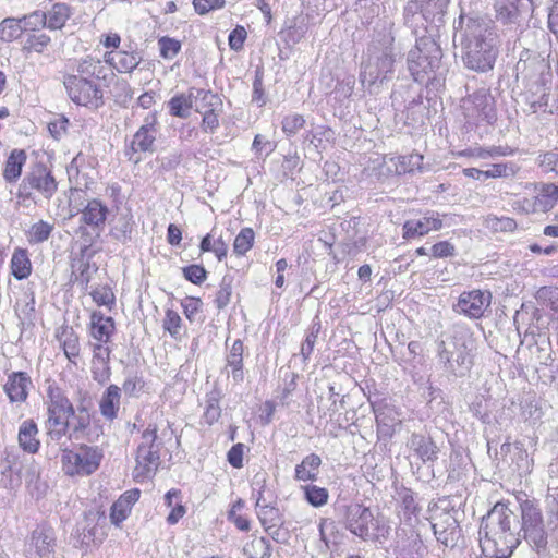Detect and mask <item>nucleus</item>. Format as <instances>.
<instances>
[{
  "label": "nucleus",
  "instance_id": "f257e3e1",
  "mask_svg": "<svg viewBox=\"0 0 558 558\" xmlns=\"http://www.w3.org/2000/svg\"><path fill=\"white\" fill-rule=\"evenodd\" d=\"M453 28V43L461 46L465 68L478 73L493 70L498 56V39L490 22L461 13Z\"/></svg>",
  "mask_w": 558,
  "mask_h": 558
},
{
  "label": "nucleus",
  "instance_id": "f03ea898",
  "mask_svg": "<svg viewBox=\"0 0 558 558\" xmlns=\"http://www.w3.org/2000/svg\"><path fill=\"white\" fill-rule=\"evenodd\" d=\"M480 546L485 557L509 558L521 543L519 520L506 502H497L483 517Z\"/></svg>",
  "mask_w": 558,
  "mask_h": 558
},
{
  "label": "nucleus",
  "instance_id": "7ed1b4c3",
  "mask_svg": "<svg viewBox=\"0 0 558 558\" xmlns=\"http://www.w3.org/2000/svg\"><path fill=\"white\" fill-rule=\"evenodd\" d=\"M393 38L385 35L383 41L373 43L367 50V60L362 63L360 82L371 94H377L380 87L392 80L395 66Z\"/></svg>",
  "mask_w": 558,
  "mask_h": 558
},
{
  "label": "nucleus",
  "instance_id": "20e7f679",
  "mask_svg": "<svg viewBox=\"0 0 558 558\" xmlns=\"http://www.w3.org/2000/svg\"><path fill=\"white\" fill-rule=\"evenodd\" d=\"M442 51L439 44L432 36L421 35L416 38L414 49L408 53V70L417 83L429 80V75L440 68Z\"/></svg>",
  "mask_w": 558,
  "mask_h": 558
},
{
  "label": "nucleus",
  "instance_id": "39448f33",
  "mask_svg": "<svg viewBox=\"0 0 558 558\" xmlns=\"http://www.w3.org/2000/svg\"><path fill=\"white\" fill-rule=\"evenodd\" d=\"M517 69L525 72L526 77L538 76L541 84H536V92L526 96V104L531 113L548 112L549 87L546 83L550 81V64L545 58L535 54L532 58L523 59L521 56Z\"/></svg>",
  "mask_w": 558,
  "mask_h": 558
},
{
  "label": "nucleus",
  "instance_id": "423d86ee",
  "mask_svg": "<svg viewBox=\"0 0 558 558\" xmlns=\"http://www.w3.org/2000/svg\"><path fill=\"white\" fill-rule=\"evenodd\" d=\"M448 4L449 0H409L404 9L405 22L417 24L424 21L426 36L435 38L445 23Z\"/></svg>",
  "mask_w": 558,
  "mask_h": 558
},
{
  "label": "nucleus",
  "instance_id": "0eeeda50",
  "mask_svg": "<svg viewBox=\"0 0 558 558\" xmlns=\"http://www.w3.org/2000/svg\"><path fill=\"white\" fill-rule=\"evenodd\" d=\"M468 340L458 335L447 336L437 342V357L444 368L454 375H463L472 365Z\"/></svg>",
  "mask_w": 558,
  "mask_h": 558
},
{
  "label": "nucleus",
  "instance_id": "6e6552de",
  "mask_svg": "<svg viewBox=\"0 0 558 558\" xmlns=\"http://www.w3.org/2000/svg\"><path fill=\"white\" fill-rule=\"evenodd\" d=\"M102 458V449L98 446L80 445L74 449H63L61 461L66 475L87 476L99 468Z\"/></svg>",
  "mask_w": 558,
  "mask_h": 558
},
{
  "label": "nucleus",
  "instance_id": "1a4fd4ad",
  "mask_svg": "<svg viewBox=\"0 0 558 558\" xmlns=\"http://www.w3.org/2000/svg\"><path fill=\"white\" fill-rule=\"evenodd\" d=\"M58 190V182L50 168L44 162L37 161L31 165L22 179L17 197L33 199L34 192L39 193L46 199H50Z\"/></svg>",
  "mask_w": 558,
  "mask_h": 558
},
{
  "label": "nucleus",
  "instance_id": "9d476101",
  "mask_svg": "<svg viewBox=\"0 0 558 558\" xmlns=\"http://www.w3.org/2000/svg\"><path fill=\"white\" fill-rule=\"evenodd\" d=\"M521 526L520 533L531 547L541 551L547 546V532L544 525L542 510L534 500L525 499L520 502Z\"/></svg>",
  "mask_w": 558,
  "mask_h": 558
},
{
  "label": "nucleus",
  "instance_id": "9b49d317",
  "mask_svg": "<svg viewBox=\"0 0 558 558\" xmlns=\"http://www.w3.org/2000/svg\"><path fill=\"white\" fill-rule=\"evenodd\" d=\"M157 425L149 424L142 434V442L136 452V478H149L157 471L160 464L161 441H158Z\"/></svg>",
  "mask_w": 558,
  "mask_h": 558
},
{
  "label": "nucleus",
  "instance_id": "f8f14e48",
  "mask_svg": "<svg viewBox=\"0 0 558 558\" xmlns=\"http://www.w3.org/2000/svg\"><path fill=\"white\" fill-rule=\"evenodd\" d=\"M70 99L80 106L97 109L104 105L102 89L92 78L66 75L63 81Z\"/></svg>",
  "mask_w": 558,
  "mask_h": 558
},
{
  "label": "nucleus",
  "instance_id": "ddd939ff",
  "mask_svg": "<svg viewBox=\"0 0 558 558\" xmlns=\"http://www.w3.org/2000/svg\"><path fill=\"white\" fill-rule=\"evenodd\" d=\"M463 114L469 123L485 121L492 124L496 120L495 101L485 88L470 95L462 104Z\"/></svg>",
  "mask_w": 558,
  "mask_h": 558
},
{
  "label": "nucleus",
  "instance_id": "4468645a",
  "mask_svg": "<svg viewBox=\"0 0 558 558\" xmlns=\"http://www.w3.org/2000/svg\"><path fill=\"white\" fill-rule=\"evenodd\" d=\"M57 537L54 530L46 524L31 533L24 546L25 558H54Z\"/></svg>",
  "mask_w": 558,
  "mask_h": 558
},
{
  "label": "nucleus",
  "instance_id": "2eb2a0df",
  "mask_svg": "<svg viewBox=\"0 0 558 558\" xmlns=\"http://www.w3.org/2000/svg\"><path fill=\"white\" fill-rule=\"evenodd\" d=\"M159 132L157 112L147 114L144 123L133 135L129 150V159L132 160V155L137 153H153L155 150V142Z\"/></svg>",
  "mask_w": 558,
  "mask_h": 558
},
{
  "label": "nucleus",
  "instance_id": "dca6fc26",
  "mask_svg": "<svg viewBox=\"0 0 558 558\" xmlns=\"http://www.w3.org/2000/svg\"><path fill=\"white\" fill-rule=\"evenodd\" d=\"M393 553L397 558H425L428 550L416 531L399 527L396 531Z\"/></svg>",
  "mask_w": 558,
  "mask_h": 558
},
{
  "label": "nucleus",
  "instance_id": "f3484780",
  "mask_svg": "<svg viewBox=\"0 0 558 558\" xmlns=\"http://www.w3.org/2000/svg\"><path fill=\"white\" fill-rule=\"evenodd\" d=\"M490 303L492 293L476 289L462 292L453 310L471 319H478L490 306Z\"/></svg>",
  "mask_w": 558,
  "mask_h": 558
},
{
  "label": "nucleus",
  "instance_id": "a211bd4d",
  "mask_svg": "<svg viewBox=\"0 0 558 558\" xmlns=\"http://www.w3.org/2000/svg\"><path fill=\"white\" fill-rule=\"evenodd\" d=\"M373 520L374 517L369 508L361 504H351L345 508V527L362 539L369 536V524Z\"/></svg>",
  "mask_w": 558,
  "mask_h": 558
},
{
  "label": "nucleus",
  "instance_id": "6ab92c4d",
  "mask_svg": "<svg viewBox=\"0 0 558 558\" xmlns=\"http://www.w3.org/2000/svg\"><path fill=\"white\" fill-rule=\"evenodd\" d=\"M412 456L423 464H434L438 460L439 448L429 435L413 433L407 441Z\"/></svg>",
  "mask_w": 558,
  "mask_h": 558
},
{
  "label": "nucleus",
  "instance_id": "aec40b11",
  "mask_svg": "<svg viewBox=\"0 0 558 558\" xmlns=\"http://www.w3.org/2000/svg\"><path fill=\"white\" fill-rule=\"evenodd\" d=\"M109 215L108 206L98 198L89 199L81 210L80 222L86 225L97 235L104 231Z\"/></svg>",
  "mask_w": 558,
  "mask_h": 558
},
{
  "label": "nucleus",
  "instance_id": "412c9836",
  "mask_svg": "<svg viewBox=\"0 0 558 558\" xmlns=\"http://www.w3.org/2000/svg\"><path fill=\"white\" fill-rule=\"evenodd\" d=\"M442 228L440 216L436 211H429L421 219L407 220L403 225V238L414 239L437 231Z\"/></svg>",
  "mask_w": 558,
  "mask_h": 558
},
{
  "label": "nucleus",
  "instance_id": "4be33fe9",
  "mask_svg": "<svg viewBox=\"0 0 558 558\" xmlns=\"http://www.w3.org/2000/svg\"><path fill=\"white\" fill-rule=\"evenodd\" d=\"M532 2H529V7ZM494 10L498 22L505 25H517L527 5L522 0H494Z\"/></svg>",
  "mask_w": 558,
  "mask_h": 558
},
{
  "label": "nucleus",
  "instance_id": "5701e85b",
  "mask_svg": "<svg viewBox=\"0 0 558 558\" xmlns=\"http://www.w3.org/2000/svg\"><path fill=\"white\" fill-rule=\"evenodd\" d=\"M135 221L131 209H125L118 214L111 221L109 236L117 242L125 245L132 241V234L135 229Z\"/></svg>",
  "mask_w": 558,
  "mask_h": 558
},
{
  "label": "nucleus",
  "instance_id": "b1692460",
  "mask_svg": "<svg viewBox=\"0 0 558 558\" xmlns=\"http://www.w3.org/2000/svg\"><path fill=\"white\" fill-rule=\"evenodd\" d=\"M31 377L25 372H13L8 376L3 389L11 402H24L28 396Z\"/></svg>",
  "mask_w": 558,
  "mask_h": 558
},
{
  "label": "nucleus",
  "instance_id": "393cba45",
  "mask_svg": "<svg viewBox=\"0 0 558 558\" xmlns=\"http://www.w3.org/2000/svg\"><path fill=\"white\" fill-rule=\"evenodd\" d=\"M141 490L133 488L123 493L119 499L113 502L110 512V520L114 525H119L131 513L133 505L138 500Z\"/></svg>",
  "mask_w": 558,
  "mask_h": 558
},
{
  "label": "nucleus",
  "instance_id": "a878e982",
  "mask_svg": "<svg viewBox=\"0 0 558 558\" xmlns=\"http://www.w3.org/2000/svg\"><path fill=\"white\" fill-rule=\"evenodd\" d=\"M116 330V324L112 317L105 316L101 312H93L90 315L89 333L95 341H107Z\"/></svg>",
  "mask_w": 558,
  "mask_h": 558
},
{
  "label": "nucleus",
  "instance_id": "bb28decb",
  "mask_svg": "<svg viewBox=\"0 0 558 558\" xmlns=\"http://www.w3.org/2000/svg\"><path fill=\"white\" fill-rule=\"evenodd\" d=\"M244 344L241 339L233 341L226 355V368L231 369V377L235 384L244 380L245 373L243 366Z\"/></svg>",
  "mask_w": 558,
  "mask_h": 558
},
{
  "label": "nucleus",
  "instance_id": "cd10ccee",
  "mask_svg": "<svg viewBox=\"0 0 558 558\" xmlns=\"http://www.w3.org/2000/svg\"><path fill=\"white\" fill-rule=\"evenodd\" d=\"M38 427L33 420L24 421L19 428L17 440L20 447L28 453H36L39 450L40 441L37 438Z\"/></svg>",
  "mask_w": 558,
  "mask_h": 558
},
{
  "label": "nucleus",
  "instance_id": "c85d7f7f",
  "mask_svg": "<svg viewBox=\"0 0 558 558\" xmlns=\"http://www.w3.org/2000/svg\"><path fill=\"white\" fill-rule=\"evenodd\" d=\"M121 388L117 385H110L102 393L99 410L101 415L112 421L117 417L120 408Z\"/></svg>",
  "mask_w": 558,
  "mask_h": 558
},
{
  "label": "nucleus",
  "instance_id": "c756f323",
  "mask_svg": "<svg viewBox=\"0 0 558 558\" xmlns=\"http://www.w3.org/2000/svg\"><path fill=\"white\" fill-rule=\"evenodd\" d=\"M48 413L62 414L66 417L74 415V407L68 397L59 388L49 387L48 389V401H47Z\"/></svg>",
  "mask_w": 558,
  "mask_h": 558
},
{
  "label": "nucleus",
  "instance_id": "7c9ffc66",
  "mask_svg": "<svg viewBox=\"0 0 558 558\" xmlns=\"http://www.w3.org/2000/svg\"><path fill=\"white\" fill-rule=\"evenodd\" d=\"M26 160L27 155L23 149H13L10 153L3 169V178L8 183H15L20 179Z\"/></svg>",
  "mask_w": 558,
  "mask_h": 558
},
{
  "label": "nucleus",
  "instance_id": "2f4dec72",
  "mask_svg": "<svg viewBox=\"0 0 558 558\" xmlns=\"http://www.w3.org/2000/svg\"><path fill=\"white\" fill-rule=\"evenodd\" d=\"M558 203V185L544 183L541 185L533 203V211L546 213Z\"/></svg>",
  "mask_w": 558,
  "mask_h": 558
},
{
  "label": "nucleus",
  "instance_id": "473e14b6",
  "mask_svg": "<svg viewBox=\"0 0 558 558\" xmlns=\"http://www.w3.org/2000/svg\"><path fill=\"white\" fill-rule=\"evenodd\" d=\"M193 104L199 113L213 110H220L222 101L219 96L209 89L192 88Z\"/></svg>",
  "mask_w": 558,
  "mask_h": 558
},
{
  "label": "nucleus",
  "instance_id": "72a5a7b5",
  "mask_svg": "<svg viewBox=\"0 0 558 558\" xmlns=\"http://www.w3.org/2000/svg\"><path fill=\"white\" fill-rule=\"evenodd\" d=\"M447 506L437 505L435 509L432 510L430 523L433 531L450 529V527H459L457 514L458 511L452 509L448 510Z\"/></svg>",
  "mask_w": 558,
  "mask_h": 558
},
{
  "label": "nucleus",
  "instance_id": "f704fd0d",
  "mask_svg": "<svg viewBox=\"0 0 558 558\" xmlns=\"http://www.w3.org/2000/svg\"><path fill=\"white\" fill-rule=\"evenodd\" d=\"M58 337L65 356L71 363L76 364L81 352L78 335L72 327L64 326Z\"/></svg>",
  "mask_w": 558,
  "mask_h": 558
},
{
  "label": "nucleus",
  "instance_id": "c9c22d12",
  "mask_svg": "<svg viewBox=\"0 0 558 558\" xmlns=\"http://www.w3.org/2000/svg\"><path fill=\"white\" fill-rule=\"evenodd\" d=\"M322 464V459L316 453L306 456L300 464L295 466L294 478L296 481H316L318 475V469Z\"/></svg>",
  "mask_w": 558,
  "mask_h": 558
},
{
  "label": "nucleus",
  "instance_id": "e433bc0d",
  "mask_svg": "<svg viewBox=\"0 0 558 558\" xmlns=\"http://www.w3.org/2000/svg\"><path fill=\"white\" fill-rule=\"evenodd\" d=\"M72 15V9L64 2H56L46 12L47 28L50 31L61 29Z\"/></svg>",
  "mask_w": 558,
  "mask_h": 558
},
{
  "label": "nucleus",
  "instance_id": "4c0bfd02",
  "mask_svg": "<svg viewBox=\"0 0 558 558\" xmlns=\"http://www.w3.org/2000/svg\"><path fill=\"white\" fill-rule=\"evenodd\" d=\"M192 88L189 94H177L168 101L169 113L173 117L186 119L193 107Z\"/></svg>",
  "mask_w": 558,
  "mask_h": 558
},
{
  "label": "nucleus",
  "instance_id": "58836bf2",
  "mask_svg": "<svg viewBox=\"0 0 558 558\" xmlns=\"http://www.w3.org/2000/svg\"><path fill=\"white\" fill-rule=\"evenodd\" d=\"M11 272L17 280L26 279L32 272L27 250L16 248L11 258Z\"/></svg>",
  "mask_w": 558,
  "mask_h": 558
},
{
  "label": "nucleus",
  "instance_id": "ea45409f",
  "mask_svg": "<svg viewBox=\"0 0 558 558\" xmlns=\"http://www.w3.org/2000/svg\"><path fill=\"white\" fill-rule=\"evenodd\" d=\"M69 417H62V414L48 413L46 421L47 436L52 441H59L66 435L70 428Z\"/></svg>",
  "mask_w": 558,
  "mask_h": 558
},
{
  "label": "nucleus",
  "instance_id": "a19ab883",
  "mask_svg": "<svg viewBox=\"0 0 558 558\" xmlns=\"http://www.w3.org/2000/svg\"><path fill=\"white\" fill-rule=\"evenodd\" d=\"M25 31L22 17H7L0 22V40L11 43L20 38Z\"/></svg>",
  "mask_w": 558,
  "mask_h": 558
},
{
  "label": "nucleus",
  "instance_id": "79ce46f5",
  "mask_svg": "<svg viewBox=\"0 0 558 558\" xmlns=\"http://www.w3.org/2000/svg\"><path fill=\"white\" fill-rule=\"evenodd\" d=\"M257 517L266 531L283 524V518L280 510L270 505L263 506L262 509L257 511Z\"/></svg>",
  "mask_w": 558,
  "mask_h": 558
},
{
  "label": "nucleus",
  "instance_id": "37998d69",
  "mask_svg": "<svg viewBox=\"0 0 558 558\" xmlns=\"http://www.w3.org/2000/svg\"><path fill=\"white\" fill-rule=\"evenodd\" d=\"M535 299L539 305L553 311L558 318V287H541L535 293Z\"/></svg>",
  "mask_w": 558,
  "mask_h": 558
},
{
  "label": "nucleus",
  "instance_id": "c03bdc74",
  "mask_svg": "<svg viewBox=\"0 0 558 558\" xmlns=\"http://www.w3.org/2000/svg\"><path fill=\"white\" fill-rule=\"evenodd\" d=\"M101 71L102 65L100 60L86 57L78 62L76 73L74 75L82 76L83 78H92L97 82L100 78Z\"/></svg>",
  "mask_w": 558,
  "mask_h": 558
},
{
  "label": "nucleus",
  "instance_id": "a18cd8bd",
  "mask_svg": "<svg viewBox=\"0 0 558 558\" xmlns=\"http://www.w3.org/2000/svg\"><path fill=\"white\" fill-rule=\"evenodd\" d=\"M220 393L218 391H211L206 395V408L203 414V418L208 425H213L218 422L221 416V408L219 405Z\"/></svg>",
  "mask_w": 558,
  "mask_h": 558
},
{
  "label": "nucleus",
  "instance_id": "49530a36",
  "mask_svg": "<svg viewBox=\"0 0 558 558\" xmlns=\"http://www.w3.org/2000/svg\"><path fill=\"white\" fill-rule=\"evenodd\" d=\"M243 550L248 558H269L271 556L270 543L265 537L254 538L244 546Z\"/></svg>",
  "mask_w": 558,
  "mask_h": 558
},
{
  "label": "nucleus",
  "instance_id": "de8ad7c7",
  "mask_svg": "<svg viewBox=\"0 0 558 558\" xmlns=\"http://www.w3.org/2000/svg\"><path fill=\"white\" fill-rule=\"evenodd\" d=\"M320 329H322L320 320L316 316L313 319V322L307 330L305 340L303 341V343L301 345V355L304 361H307L310 359V356L312 355L318 333L320 332Z\"/></svg>",
  "mask_w": 558,
  "mask_h": 558
},
{
  "label": "nucleus",
  "instance_id": "09e8293b",
  "mask_svg": "<svg viewBox=\"0 0 558 558\" xmlns=\"http://www.w3.org/2000/svg\"><path fill=\"white\" fill-rule=\"evenodd\" d=\"M53 229V225L45 220H39L31 227L27 234L28 242L31 244H39L47 241L50 238Z\"/></svg>",
  "mask_w": 558,
  "mask_h": 558
},
{
  "label": "nucleus",
  "instance_id": "8fccbe9b",
  "mask_svg": "<svg viewBox=\"0 0 558 558\" xmlns=\"http://www.w3.org/2000/svg\"><path fill=\"white\" fill-rule=\"evenodd\" d=\"M112 62L117 71L129 73L140 64V58L133 53L117 51L112 57Z\"/></svg>",
  "mask_w": 558,
  "mask_h": 558
},
{
  "label": "nucleus",
  "instance_id": "3c124183",
  "mask_svg": "<svg viewBox=\"0 0 558 558\" xmlns=\"http://www.w3.org/2000/svg\"><path fill=\"white\" fill-rule=\"evenodd\" d=\"M254 238L255 234L252 228H243L234 239L233 252L240 256L245 255L252 248Z\"/></svg>",
  "mask_w": 558,
  "mask_h": 558
},
{
  "label": "nucleus",
  "instance_id": "603ef678",
  "mask_svg": "<svg viewBox=\"0 0 558 558\" xmlns=\"http://www.w3.org/2000/svg\"><path fill=\"white\" fill-rule=\"evenodd\" d=\"M306 501L313 507H322L327 504L329 493L326 488L316 485H306L303 487Z\"/></svg>",
  "mask_w": 558,
  "mask_h": 558
},
{
  "label": "nucleus",
  "instance_id": "864d4df0",
  "mask_svg": "<svg viewBox=\"0 0 558 558\" xmlns=\"http://www.w3.org/2000/svg\"><path fill=\"white\" fill-rule=\"evenodd\" d=\"M233 278L229 275L222 277L216 293L215 304L218 310L225 308L231 301Z\"/></svg>",
  "mask_w": 558,
  "mask_h": 558
},
{
  "label": "nucleus",
  "instance_id": "5fc2aeb1",
  "mask_svg": "<svg viewBox=\"0 0 558 558\" xmlns=\"http://www.w3.org/2000/svg\"><path fill=\"white\" fill-rule=\"evenodd\" d=\"M50 43V36L45 33L31 34L27 36L24 43L23 50L28 52L34 51L37 53H44Z\"/></svg>",
  "mask_w": 558,
  "mask_h": 558
},
{
  "label": "nucleus",
  "instance_id": "6e6d98bb",
  "mask_svg": "<svg viewBox=\"0 0 558 558\" xmlns=\"http://www.w3.org/2000/svg\"><path fill=\"white\" fill-rule=\"evenodd\" d=\"M72 272L73 282L81 287L82 291L87 292L92 280V266L88 262L80 260Z\"/></svg>",
  "mask_w": 558,
  "mask_h": 558
},
{
  "label": "nucleus",
  "instance_id": "4d7b16f0",
  "mask_svg": "<svg viewBox=\"0 0 558 558\" xmlns=\"http://www.w3.org/2000/svg\"><path fill=\"white\" fill-rule=\"evenodd\" d=\"M5 458L2 464L1 473L3 475H7L8 473L10 476L13 474L16 475V481L20 482V474L22 471V463L20 462V454L16 452V450H5Z\"/></svg>",
  "mask_w": 558,
  "mask_h": 558
},
{
  "label": "nucleus",
  "instance_id": "13d9d810",
  "mask_svg": "<svg viewBox=\"0 0 558 558\" xmlns=\"http://www.w3.org/2000/svg\"><path fill=\"white\" fill-rule=\"evenodd\" d=\"M71 416L73 417V422L70 423L69 438L80 439L90 425V415H82L74 412V415Z\"/></svg>",
  "mask_w": 558,
  "mask_h": 558
},
{
  "label": "nucleus",
  "instance_id": "bf43d9fd",
  "mask_svg": "<svg viewBox=\"0 0 558 558\" xmlns=\"http://www.w3.org/2000/svg\"><path fill=\"white\" fill-rule=\"evenodd\" d=\"M282 131L287 136L295 135L305 125V119L302 114L293 113L286 116L281 122Z\"/></svg>",
  "mask_w": 558,
  "mask_h": 558
},
{
  "label": "nucleus",
  "instance_id": "052dcab7",
  "mask_svg": "<svg viewBox=\"0 0 558 558\" xmlns=\"http://www.w3.org/2000/svg\"><path fill=\"white\" fill-rule=\"evenodd\" d=\"M158 46L163 59H173L181 50V43L167 36L158 40Z\"/></svg>",
  "mask_w": 558,
  "mask_h": 558
},
{
  "label": "nucleus",
  "instance_id": "680f3d73",
  "mask_svg": "<svg viewBox=\"0 0 558 558\" xmlns=\"http://www.w3.org/2000/svg\"><path fill=\"white\" fill-rule=\"evenodd\" d=\"M538 166L545 173L553 172L558 175V148L539 155Z\"/></svg>",
  "mask_w": 558,
  "mask_h": 558
},
{
  "label": "nucleus",
  "instance_id": "e2e57ef3",
  "mask_svg": "<svg viewBox=\"0 0 558 558\" xmlns=\"http://www.w3.org/2000/svg\"><path fill=\"white\" fill-rule=\"evenodd\" d=\"M435 537L439 543L445 545L446 547H454L457 545L458 539L461 535V529L459 527H450L433 531Z\"/></svg>",
  "mask_w": 558,
  "mask_h": 558
},
{
  "label": "nucleus",
  "instance_id": "0e129e2a",
  "mask_svg": "<svg viewBox=\"0 0 558 558\" xmlns=\"http://www.w3.org/2000/svg\"><path fill=\"white\" fill-rule=\"evenodd\" d=\"M93 301L99 306H110L114 304V294L110 287L101 286L90 291Z\"/></svg>",
  "mask_w": 558,
  "mask_h": 558
},
{
  "label": "nucleus",
  "instance_id": "69168bd1",
  "mask_svg": "<svg viewBox=\"0 0 558 558\" xmlns=\"http://www.w3.org/2000/svg\"><path fill=\"white\" fill-rule=\"evenodd\" d=\"M320 539L326 544L336 543L335 533L337 531V524L333 520L328 518H322L318 524Z\"/></svg>",
  "mask_w": 558,
  "mask_h": 558
},
{
  "label": "nucleus",
  "instance_id": "338daca9",
  "mask_svg": "<svg viewBox=\"0 0 558 558\" xmlns=\"http://www.w3.org/2000/svg\"><path fill=\"white\" fill-rule=\"evenodd\" d=\"M183 277L194 283L202 284L207 279V270L201 265H190L182 269Z\"/></svg>",
  "mask_w": 558,
  "mask_h": 558
},
{
  "label": "nucleus",
  "instance_id": "774afa93",
  "mask_svg": "<svg viewBox=\"0 0 558 558\" xmlns=\"http://www.w3.org/2000/svg\"><path fill=\"white\" fill-rule=\"evenodd\" d=\"M22 20L24 23L25 31H27V29L36 31L39 27L47 28V17H46L45 11H39V10L34 11L28 15H24L22 17Z\"/></svg>",
  "mask_w": 558,
  "mask_h": 558
}]
</instances>
